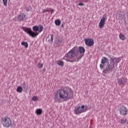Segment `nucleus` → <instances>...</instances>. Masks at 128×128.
I'll list each match as a JSON object with an SVG mask.
<instances>
[{"instance_id":"nucleus-27","label":"nucleus","mask_w":128,"mask_h":128,"mask_svg":"<svg viewBox=\"0 0 128 128\" xmlns=\"http://www.w3.org/2000/svg\"><path fill=\"white\" fill-rule=\"evenodd\" d=\"M3 4L5 6H8V0H2Z\"/></svg>"},{"instance_id":"nucleus-8","label":"nucleus","mask_w":128,"mask_h":128,"mask_svg":"<svg viewBox=\"0 0 128 128\" xmlns=\"http://www.w3.org/2000/svg\"><path fill=\"white\" fill-rule=\"evenodd\" d=\"M84 40L86 46H92L94 44V42L92 38L84 39Z\"/></svg>"},{"instance_id":"nucleus-26","label":"nucleus","mask_w":128,"mask_h":128,"mask_svg":"<svg viewBox=\"0 0 128 128\" xmlns=\"http://www.w3.org/2000/svg\"><path fill=\"white\" fill-rule=\"evenodd\" d=\"M26 12H32V6H29L26 8Z\"/></svg>"},{"instance_id":"nucleus-18","label":"nucleus","mask_w":128,"mask_h":128,"mask_svg":"<svg viewBox=\"0 0 128 128\" xmlns=\"http://www.w3.org/2000/svg\"><path fill=\"white\" fill-rule=\"evenodd\" d=\"M32 30L34 32H38V26H34L32 27Z\"/></svg>"},{"instance_id":"nucleus-14","label":"nucleus","mask_w":128,"mask_h":128,"mask_svg":"<svg viewBox=\"0 0 128 128\" xmlns=\"http://www.w3.org/2000/svg\"><path fill=\"white\" fill-rule=\"evenodd\" d=\"M51 12V13L54 12V10L48 8L47 9H44L42 12V14H44V12Z\"/></svg>"},{"instance_id":"nucleus-21","label":"nucleus","mask_w":128,"mask_h":128,"mask_svg":"<svg viewBox=\"0 0 128 128\" xmlns=\"http://www.w3.org/2000/svg\"><path fill=\"white\" fill-rule=\"evenodd\" d=\"M64 61L62 60H58V66H64Z\"/></svg>"},{"instance_id":"nucleus-4","label":"nucleus","mask_w":128,"mask_h":128,"mask_svg":"<svg viewBox=\"0 0 128 128\" xmlns=\"http://www.w3.org/2000/svg\"><path fill=\"white\" fill-rule=\"evenodd\" d=\"M1 122L4 128H10L12 126V120L8 116L2 118Z\"/></svg>"},{"instance_id":"nucleus-17","label":"nucleus","mask_w":128,"mask_h":128,"mask_svg":"<svg viewBox=\"0 0 128 128\" xmlns=\"http://www.w3.org/2000/svg\"><path fill=\"white\" fill-rule=\"evenodd\" d=\"M56 26H60V24H62V22L60 21V20L58 19L56 20L54 22Z\"/></svg>"},{"instance_id":"nucleus-35","label":"nucleus","mask_w":128,"mask_h":128,"mask_svg":"<svg viewBox=\"0 0 128 128\" xmlns=\"http://www.w3.org/2000/svg\"><path fill=\"white\" fill-rule=\"evenodd\" d=\"M127 30H128V28H127Z\"/></svg>"},{"instance_id":"nucleus-7","label":"nucleus","mask_w":128,"mask_h":128,"mask_svg":"<svg viewBox=\"0 0 128 128\" xmlns=\"http://www.w3.org/2000/svg\"><path fill=\"white\" fill-rule=\"evenodd\" d=\"M106 15L104 14L99 23L98 26L100 28H102L104 26V24H106Z\"/></svg>"},{"instance_id":"nucleus-19","label":"nucleus","mask_w":128,"mask_h":128,"mask_svg":"<svg viewBox=\"0 0 128 128\" xmlns=\"http://www.w3.org/2000/svg\"><path fill=\"white\" fill-rule=\"evenodd\" d=\"M38 26V32H42V30H44V26L40 24Z\"/></svg>"},{"instance_id":"nucleus-22","label":"nucleus","mask_w":128,"mask_h":128,"mask_svg":"<svg viewBox=\"0 0 128 128\" xmlns=\"http://www.w3.org/2000/svg\"><path fill=\"white\" fill-rule=\"evenodd\" d=\"M21 44H22V46H24L26 48H28V42H22Z\"/></svg>"},{"instance_id":"nucleus-24","label":"nucleus","mask_w":128,"mask_h":128,"mask_svg":"<svg viewBox=\"0 0 128 128\" xmlns=\"http://www.w3.org/2000/svg\"><path fill=\"white\" fill-rule=\"evenodd\" d=\"M119 38H120V40H124L125 38L124 35V34H120Z\"/></svg>"},{"instance_id":"nucleus-31","label":"nucleus","mask_w":128,"mask_h":128,"mask_svg":"<svg viewBox=\"0 0 128 128\" xmlns=\"http://www.w3.org/2000/svg\"><path fill=\"white\" fill-rule=\"evenodd\" d=\"M22 86H23V88H26V83H23Z\"/></svg>"},{"instance_id":"nucleus-13","label":"nucleus","mask_w":128,"mask_h":128,"mask_svg":"<svg viewBox=\"0 0 128 128\" xmlns=\"http://www.w3.org/2000/svg\"><path fill=\"white\" fill-rule=\"evenodd\" d=\"M36 114L37 116H40L42 114V110L40 108L37 109L36 110Z\"/></svg>"},{"instance_id":"nucleus-6","label":"nucleus","mask_w":128,"mask_h":128,"mask_svg":"<svg viewBox=\"0 0 128 128\" xmlns=\"http://www.w3.org/2000/svg\"><path fill=\"white\" fill-rule=\"evenodd\" d=\"M120 114L121 116H126L128 114V109L126 108V107L122 106L120 110Z\"/></svg>"},{"instance_id":"nucleus-32","label":"nucleus","mask_w":128,"mask_h":128,"mask_svg":"<svg viewBox=\"0 0 128 128\" xmlns=\"http://www.w3.org/2000/svg\"><path fill=\"white\" fill-rule=\"evenodd\" d=\"M11 126L12 128H16V124H12V125H11Z\"/></svg>"},{"instance_id":"nucleus-34","label":"nucleus","mask_w":128,"mask_h":128,"mask_svg":"<svg viewBox=\"0 0 128 128\" xmlns=\"http://www.w3.org/2000/svg\"><path fill=\"white\" fill-rule=\"evenodd\" d=\"M42 70H44V68L42 69Z\"/></svg>"},{"instance_id":"nucleus-2","label":"nucleus","mask_w":128,"mask_h":128,"mask_svg":"<svg viewBox=\"0 0 128 128\" xmlns=\"http://www.w3.org/2000/svg\"><path fill=\"white\" fill-rule=\"evenodd\" d=\"M120 62V58L114 57L108 59L103 56L101 60V64H100V68L102 70L103 74H110L112 72V68H114V64L118 66V64Z\"/></svg>"},{"instance_id":"nucleus-10","label":"nucleus","mask_w":128,"mask_h":128,"mask_svg":"<svg viewBox=\"0 0 128 128\" xmlns=\"http://www.w3.org/2000/svg\"><path fill=\"white\" fill-rule=\"evenodd\" d=\"M74 112L76 114L78 115L82 114V110L80 109V106H76L75 108V110H74Z\"/></svg>"},{"instance_id":"nucleus-28","label":"nucleus","mask_w":128,"mask_h":128,"mask_svg":"<svg viewBox=\"0 0 128 128\" xmlns=\"http://www.w3.org/2000/svg\"><path fill=\"white\" fill-rule=\"evenodd\" d=\"M50 36H51V39H50V41L51 42H54V38L52 37V36H54V34H52H52L49 35V36H48V38H50Z\"/></svg>"},{"instance_id":"nucleus-29","label":"nucleus","mask_w":128,"mask_h":128,"mask_svg":"<svg viewBox=\"0 0 128 128\" xmlns=\"http://www.w3.org/2000/svg\"><path fill=\"white\" fill-rule=\"evenodd\" d=\"M42 66H44V64H38V68H42Z\"/></svg>"},{"instance_id":"nucleus-5","label":"nucleus","mask_w":128,"mask_h":128,"mask_svg":"<svg viewBox=\"0 0 128 128\" xmlns=\"http://www.w3.org/2000/svg\"><path fill=\"white\" fill-rule=\"evenodd\" d=\"M22 28L23 30L25 32L26 34H28L32 38H36V36H38L39 34L38 32H36L32 31L30 28L22 27Z\"/></svg>"},{"instance_id":"nucleus-30","label":"nucleus","mask_w":128,"mask_h":128,"mask_svg":"<svg viewBox=\"0 0 128 128\" xmlns=\"http://www.w3.org/2000/svg\"><path fill=\"white\" fill-rule=\"evenodd\" d=\"M78 6H84V3H82V2H80L78 4Z\"/></svg>"},{"instance_id":"nucleus-3","label":"nucleus","mask_w":128,"mask_h":128,"mask_svg":"<svg viewBox=\"0 0 128 128\" xmlns=\"http://www.w3.org/2000/svg\"><path fill=\"white\" fill-rule=\"evenodd\" d=\"M74 98V92L72 88L68 86H65L62 89L58 90L55 94L54 102H66Z\"/></svg>"},{"instance_id":"nucleus-33","label":"nucleus","mask_w":128,"mask_h":128,"mask_svg":"<svg viewBox=\"0 0 128 128\" xmlns=\"http://www.w3.org/2000/svg\"><path fill=\"white\" fill-rule=\"evenodd\" d=\"M61 26H62V28H64V24H62V25Z\"/></svg>"},{"instance_id":"nucleus-9","label":"nucleus","mask_w":128,"mask_h":128,"mask_svg":"<svg viewBox=\"0 0 128 128\" xmlns=\"http://www.w3.org/2000/svg\"><path fill=\"white\" fill-rule=\"evenodd\" d=\"M19 22H22L26 20V14L24 13H20L18 16Z\"/></svg>"},{"instance_id":"nucleus-1","label":"nucleus","mask_w":128,"mask_h":128,"mask_svg":"<svg viewBox=\"0 0 128 128\" xmlns=\"http://www.w3.org/2000/svg\"><path fill=\"white\" fill-rule=\"evenodd\" d=\"M86 52V49L84 48L81 46L78 48L75 46L73 48L68 54H66L63 60H65L67 62H78L79 60H80L84 54Z\"/></svg>"},{"instance_id":"nucleus-20","label":"nucleus","mask_w":128,"mask_h":128,"mask_svg":"<svg viewBox=\"0 0 128 128\" xmlns=\"http://www.w3.org/2000/svg\"><path fill=\"white\" fill-rule=\"evenodd\" d=\"M119 122L120 124H126V119H120Z\"/></svg>"},{"instance_id":"nucleus-15","label":"nucleus","mask_w":128,"mask_h":128,"mask_svg":"<svg viewBox=\"0 0 128 128\" xmlns=\"http://www.w3.org/2000/svg\"><path fill=\"white\" fill-rule=\"evenodd\" d=\"M124 13L122 14V12L119 14L118 18L120 20H124Z\"/></svg>"},{"instance_id":"nucleus-12","label":"nucleus","mask_w":128,"mask_h":128,"mask_svg":"<svg viewBox=\"0 0 128 128\" xmlns=\"http://www.w3.org/2000/svg\"><path fill=\"white\" fill-rule=\"evenodd\" d=\"M62 40L60 37H58V38H56L55 40V44L58 46L62 44Z\"/></svg>"},{"instance_id":"nucleus-25","label":"nucleus","mask_w":128,"mask_h":128,"mask_svg":"<svg viewBox=\"0 0 128 128\" xmlns=\"http://www.w3.org/2000/svg\"><path fill=\"white\" fill-rule=\"evenodd\" d=\"M32 100H33V102H36L38 100V98L36 96H34L32 98Z\"/></svg>"},{"instance_id":"nucleus-16","label":"nucleus","mask_w":128,"mask_h":128,"mask_svg":"<svg viewBox=\"0 0 128 128\" xmlns=\"http://www.w3.org/2000/svg\"><path fill=\"white\" fill-rule=\"evenodd\" d=\"M86 108H87L86 106H84V105H82L81 106L80 110H82V112H86L87 110Z\"/></svg>"},{"instance_id":"nucleus-11","label":"nucleus","mask_w":128,"mask_h":128,"mask_svg":"<svg viewBox=\"0 0 128 128\" xmlns=\"http://www.w3.org/2000/svg\"><path fill=\"white\" fill-rule=\"evenodd\" d=\"M126 84V80L124 78H119L118 80V84H119V86H122Z\"/></svg>"},{"instance_id":"nucleus-23","label":"nucleus","mask_w":128,"mask_h":128,"mask_svg":"<svg viewBox=\"0 0 128 128\" xmlns=\"http://www.w3.org/2000/svg\"><path fill=\"white\" fill-rule=\"evenodd\" d=\"M16 90L18 92H22V87L19 86L17 88Z\"/></svg>"}]
</instances>
